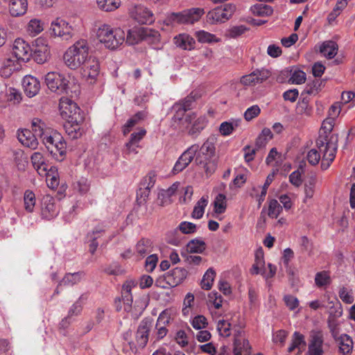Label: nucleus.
Returning <instances> with one entry per match:
<instances>
[{"instance_id":"obj_1","label":"nucleus","mask_w":355,"mask_h":355,"mask_svg":"<svg viewBox=\"0 0 355 355\" xmlns=\"http://www.w3.org/2000/svg\"><path fill=\"white\" fill-rule=\"evenodd\" d=\"M193 101V98L188 96L173 106L172 109L175 112L173 121L178 123L176 125H173L181 130H187L189 135L196 137L206 126L207 119L205 116H197L193 112L185 115V112L191 108Z\"/></svg>"},{"instance_id":"obj_2","label":"nucleus","mask_w":355,"mask_h":355,"mask_svg":"<svg viewBox=\"0 0 355 355\" xmlns=\"http://www.w3.org/2000/svg\"><path fill=\"white\" fill-rule=\"evenodd\" d=\"M335 120L327 118L322 122L316 147L322 153V169L327 170L335 159L338 149V136L333 132Z\"/></svg>"},{"instance_id":"obj_3","label":"nucleus","mask_w":355,"mask_h":355,"mask_svg":"<svg viewBox=\"0 0 355 355\" xmlns=\"http://www.w3.org/2000/svg\"><path fill=\"white\" fill-rule=\"evenodd\" d=\"M44 82L47 87L58 94L79 93L80 85L74 76L64 77L63 75L51 71L45 75Z\"/></svg>"},{"instance_id":"obj_4","label":"nucleus","mask_w":355,"mask_h":355,"mask_svg":"<svg viewBox=\"0 0 355 355\" xmlns=\"http://www.w3.org/2000/svg\"><path fill=\"white\" fill-rule=\"evenodd\" d=\"M90 46L87 40L80 39L70 46L63 55V61L70 69L76 70L90 56Z\"/></svg>"},{"instance_id":"obj_5","label":"nucleus","mask_w":355,"mask_h":355,"mask_svg":"<svg viewBox=\"0 0 355 355\" xmlns=\"http://www.w3.org/2000/svg\"><path fill=\"white\" fill-rule=\"evenodd\" d=\"M125 32L118 28L113 29L110 25L101 24L96 30V38L109 49H115L125 41Z\"/></svg>"},{"instance_id":"obj_6","label":"nucleus","mask_w":355,"mask_h":355,"mask_svg":"<svg viewBox=\"0 0 355 355\" xmlns=\"http://www.w3.org/2000/svg\"><path fill=\"white\" fill-rule=\"evenodd\" d=\"M205 14V10L201 8H192L184 10L179 12L171 13L165 19L164 23L167 26L179 24H193L198 21Z\"/></svg>"},{"instance_id":"obj_7","label":"nucleus","mask_w":355,"mask_h":355,"mask_svg":"<svg viewBox=\"0 0 355 355\" xmlns=\"http://www.w3.org/2000/svg\"><path fill=\"white\" fill-rule=\"evenodd\" d=\"M43 144L57 161H62L66 153L67 144L60 133L53 130L42 139Z\"/></svg>"},{"instance_id":"obj_8","label":"nucleus","mask_w":355,"mask_h":355,"mask_svg":"<svg viewBox=\"0 0 355 355\" xmlns=\"http://www.w3.org/2000/svg\"><path fill=\"white\" fill-rule=\"evenodd\" d=\"M196 155L195 162L197 164H202L207 174L212 173L216 168L215 163L211 161L215 155L214 139L209 138L200 148Z\"/></svg>"},{"instance_id":"obj_9","label":"nucleus","mask_w":355,"mask_h":355,"mask_svg":"<svg viewBox=\"0 0 355 355\" xmlns=\"http://www.w3.org/2000/svg\"><path fill=\"white\" fill-rule=\"evenodd\" d=\"M76 31V26L60 18L52 21L49 28L51 35L60 37L67 41L73 37Z\"/></svg>"},{"instance_id":"obj_10","label":"nucleus","mask_w":355,"mask_h":355,"mask_svg":"<svg viewBox=\"0 0 355 355\" xmlns=\"http://www.w3.org/2000/svg\"><path fill=\"white\" fill-rule=\"evenodd\" d=\"M59 109L60 115L66 120L73 121H83V117L80 114V110L77 104L72 100L62 97L60 100Z\"/></svg>"},{"instance_id":"obj_11","label":"nucleus","mask_w":355,"mask_h":355,"mask_svg":"<svg viewBox=\"0 0 355 355\" xmlns=\"http://www.w3.org/2000/svg\"><path fill=\"white\" fill-rule=\"evenodd\" d=\"M32 58L37 64H44L50 59L51 47L46 38L40 37L34 41Z\"/></svg>"},{"instance_id":"obj_12","label":"nucleus","mask_w":355,"mask_h":355,"mask_svg":"<svg viewBox=\"0 0 355 355\" xmlns=\"http://www.w3.org/2000/svg\"><path fill=\"white\" fill-rule=\"evenodd\" d=\"M60 212L58 200L50 195L42 197L40 203V216L42 219L50 220L55 218Z\"/></svg>"},{"instance_id":"obj_13","label":"nucleus","mask_w":355,"mask_h":355,"mask_svg":"<svg viewBox=\"0 0 355 355\" xmlns=\"http://www.w3.org/2000/svg\"><path fill=\"white\" fill-rule=\"evenodd\" d=\"M270 76L271 72L267 69H256L250 73L241 76L239 83L245 87H254L265 82Z\"/></svg>"},{"instance_id":"obj_14","label":"nucleus","mask_w":355,"mask_h":355,"mask_svg":"<svg viewBox=\"0 0 355 355\" xmlns=\"http://www.w3.org/2000/svg\"><path fill=\"white\" fill-rule=\"evenodd\" d=\"M80 68L83 77L88 83L93 84L96 81L100 72V64L96 58L90 55Z\"/></svg>"},{"instance_id":"obj_15","label":"nucleus","mask_w":355,"mask_h":355,"mask_svg":"<svg viewBox=\"0 0 355 355\" xmlns=\"http://www.w3.org/2000/svg\"><path fill=\"white\" fill-rule=\"evenodd\" d=\"M235 9V6L231 3L216 8L207 13V20L209 24L224 22L232 16Z\"/></svg>"},{"instance_id":"obj_16","label":"nucleus","mask_w":355,"mask_h":355,"mask_svg":"<svg viewBox=\"0 0 355 355\" xmlns=\"http://www.w3.org/2000/svg\"><path fill=\"white\" fill-rule=\"evenodd\" d=\"M12 53L17 62H28L32 57V49L29 44L21 38H17L12 44Z\"/></svg>"},{"instance_id":"obj_17","label":"nucleus","mask_w":355,"mask_h":355,"mask_svg":"<svg viewBox=\"0 0 355 355\" xmlns=\"http://www.w3.org/2000/svg\"><path fill=\"white\" fill-rule=\"evenodd\" d=\"M324 337L320 331H312L310 333L308 351L306 355H323Z\"/></svg>"},{"instance_id":"obj_18","label":"nucleus","mask_w":355,"mask_h":355,"mask_svg":"<svg viewBox=\"0 0 355 355\" xmlns=\"http://www.w3.org/2000/svg\"><path fill=\"white\" fill-rule=\"evenodd\" d=\"M234 355H242V352L250 353L251 346L243 330L239 329L234 334Z\"/></svg>"},{"instance_id":"obj_19","label":"nucleus","mask_w":355,"mask_h":355,"mask_svg":"<svg viewBox=\"0 0 355 355\" xmlns=\"http://www.w3.org/2000/svg\"><path fill=\"white\" fill-rule=\"evenodd\" d=\"M152 326L150 319L145 318L140 322L135 337L139 347L144 348L146 345Z\"/></svg>"},{"instance_id":"obj_20","label":"nucleus","mask_w":355,"mask_h":355,"mask_svg":"<svg viewBox=\"0 0 355 355\" xmlns=\"http://www.w3.org/2000/svg\"><path fill=\"white\" fill-rule=\"evenodd\" d=\"M131 17L141 24H151L155 21L153 13L146 7L137 5L130 11Z\"/></svg>"},{"instance_id":"obj_21","label":"nucleus","mask_w":355,"mask_h":355,"mask_svg":"<svg viewBox=\"0 0 355 355\" xmlns=\"http://www.w3.org/2000/svg\"><path fill=\"white\" fill-rule=\"evenodd\" d=\"M22 86L24 93L29 98L36 96L40 90L39 80L31 75L24 76L22 80Z\"/></svg>"},{"instance_id":"obj_22","label":"nucleus","mask_w":355,"mask_h":355,"mask_svg":"<svg viewBox=\"0 0 355 355\" xmlns=\"http://www.w3.org/2000/svg\"><path fill=\"white\" fill-rule=\"evenodd\" d=\"M174 44L177 47L184 50H191L195 48L194 39L188 34L181 33L173 38Z\"/></svg>"},{"instance_id":"obj_23","label":"nucleus","mask_w":355,"mask_h":355,"mask_svg":"<svg viewBox=\"0 0 355 355\" xmlns=\"http://www.w3.org/2000/svg\"><path fill=\"white\" fill-rule=\"evenodd\" d=\"M36 135L30 130H24L18 134V139L22 145L32 149L37 147L38 141Z\"/></svg>"},{"instance_id":"obj_24","label":"nucleus","mask_w":355,"mask_h":355,"mask_svg":"<svg viewBox=\"0 0 355 355\" xmlns=\"http://www.w3.org/2000/svg\"><path fill=\"white\" fill-rule=\"evenodd\" d=\"M27 7V0H10L9 12L12 17H19L26 12Z\"/></svg>"},{"instance_id":"obj_25","label":"nucleus","mask_w":355,"mask_h":355,"mask_svg":"<svg viewBox=\"0 0 355 355\" xmlns=\"http://www.w3.org/2000/svg\"><path fill=\"white\" fill-rule=\"evenodd\" d=\"M83 121H73V120L66 121L64 129L66 133L73 139L80 137L83 135V130L81 128Z\"/></svg>"},{"instance_id":"obj_26","label":"nucleus","mask_w":355,"mask_h":355,"mask_svg":"<svg viewBox=\"0 0 355 355\" xmlns=\"http://www.w3.org/2000/svg\"><path fill=\"white\" fill-rule=\"evenodd\" d=\"M152 242L148 239H140L135 245V255L139 259H142L152 252Z\"/></svg>"},{"instance_id":"obj_27","label":"nucleus","mask_w":355,"mask_h":355,"mask_svg":"<svg viewBox=\"0 0 355 355\" xmlns=\"http://www.w3.org/2000/svg\"><path fill=\"white\" fill-rule=\"evenodd\" d=\"M32 129L33 133L37 137H40L42 139H43L46 135L50 134V132L53 131V130L46 125L44 121L39 118H34L32 120Z\"/></svg>"},{"instance_id":"obj_28","label":"nucleus","mask_w":355,"mask_h":355,"mask_svg":"<svg viewBox=\"0 0 355 355\" xmlns=\"http://www.w3.org/2000/svg\"><path fill=\"white\" fill-rule=\"evenodd\" d=\"M39 175L46 176V184L49 188L55 189L59 185V175L56 167L51 166L49 169L46 168L43 173Z\"/></svg>"},{"instance_id":"obj_29","label":"nucleus","mask_w":355,"mask_h":355,"mask_svg":"<svg viewBox=\"0 0 355 355\" xmlns=\"http://www.w3.org/2000/svg\"><path fill=\"white\" fill-rule=\"evenodd\" d=\"M305 347L304 336L297 331L294 332L291 344L288 349V352H292L297 349V354L300 355L304 350Z\"/></svg>"},{"instance_id":"obj_30","label":"nucleus","mask_w":355,"mask_h":355,"mask_svg":"<svg viewBox=\"0 0 355 355\" xmlns=\"http://www.w3.org/2000/svg\"><path fill=\"white\" fill-rule=\"evenodd\" d=\"M44 29V22L39 18H33L29 20L26 31L28 35L35 37L41 33Z\"/></svg>"},{"instance_id":"obj_31","label":"nucleus","mask_w":355,"mask_h":355,"mask_svg":"<svg viewBox=\"0 0 355 355\" xmlns=\"http://www.w3.org/2000/svg\"><path fill=\"white\" fill-rule=\"evenodd\" d=\"M19 69V62L11 58L6 59L0 68V76L3 78H9L12 73Z\"/></svg>"},{"instance_id":"obj_32","label":"nucleus","mask_w":355,"mask_h":355,"mask_svg":"<svg viewBox=\"0 0 355 355\" xmlns=\"http://www.w3.org/2000/svg\"><path fill=\"white\" fill-rule=\"evenodd\" d=\"M339 352L343 355H350L353 349V340L347 334H342L338 338Z\"/></svg>"},{"instance_id":"obj_33","label":"nucleus","mask_w":355,"mask_h":355,"mask_svg":"<svg viewBox=\"0 0 355 355\" xmlns=\"http://www.w3.org/2000/svg\"><path fill=\"white\" fill-rule=\"evenodd\" d=\"M320 51L325 58L331 59L337 54L338 45L335 42L326 41L322 44Z\"/></svg>"},{"instance_id":"obj_34","label":"nucleus","mask_w":355,"mask_h":355,"mask_svg":"<svg viewBox=\"0 0 355 355\" xmlns=\"http://www.w3.org/2000/svg\"><path fill=\"white\" fill-rule=\"evenodd\" d=\"M140 34L143 35V40L150 44H157L160 40V34L157 31L152 28L142 27Z\"/></svg>"},{"instance_id":"obj_35","label":"nucleus","mask_w":355,"mask_h":355,"mask_svg":"<svg viewBox=\"0 0 355 355\" xmlns=\"http://www.w3.org/2000/svg\"><path fill=\"white\" fill-rule=\"evenodd\" d=\"M265 267V260L263 257V252L260 250L257 252L255 254V260L251 269L250 273L252 275H258L263 272Z\"/></svg>"},{"instance_id":"obj_36","label":"nucleus","mask_w":355,"mask_h":355,"mask_svg":"<svg viewBox=\"0 0 355 355\" xmlns=\"http://www.w3.org/2000/svg\"><path fill=\"white\" fill-rule=\"evenodd\" d=\"M31 162L33 167L39 174L43 173L47 168L45 163L44 158L42 154L40 152H35L31 157Z\"/></svg>"},{"instance_id":"obj_37","label":"nucleus","mask_w":355,"mask_h":355,"mask_svg":"<svg viewBox=\"0 0 355 355\" xmlns=\"http://www.w3.org/2000/svg\"><path fill=\"white\" fill-rule=\"evenodd\" d=\"M146 117V114L145 112H139L136 113L134 116H132L130 119L128 120L126 123L123 125V132L125 135L128 134L131 129L137 125L139 121L144 120Z\"/></svg>"},{"instance_id":"obj_38","label":"nucleus","mask_w":355,"mask_h":355,"mask_svg":"<svg viewBox=\"0 0 355 355\" xmlns=\"http://www.w3.org/2000/svg\"><path fill=\"white\" fill-rule=\"evenodd\" d=\"M208 205V197L202 196L196 204L191 213V217L195 219H200L203 216L205 207Z\"/></svg>"},{"instance_id":"obj_39","label":"nucleus","mask_w":355,"mask_h":355,"mask_svg":"<svg viewBox=\"0 0 355 355\" xmlns=\"http://www.w3.org/2000/svg\"><path fill=\"white\" fill-rule=\"evenodd\" d=\"M198 150V145L194 144L189 147L178 158L182 163H185L187 166L194 159Z\"/></svg>"},{"instance_id":"obj_40","label":"nucleus","mask_w":355,"mask_h":355,"mask_svg":"<svg viewBox=\"0 0 355 355\" xmlns=\"http://www.w3.org/2000/svg\"><path fill=\"white\" fill-rule=\"evenodd\" d=\"M315 284L318 288L327 287L331 283L329 272L323 270L315 275Z\"/></svg>"},{"instance_id":"obj_41","label":"nucleus","mask_w":355,"mask_h":355,"mask_svg":"<svg viewBox=\"0 0 355 355\" xmlns=\"http://www.w3.org/2000/svg\"><path fill=\"white\" fill-rule=\"evenodd\" d=\"M253 15L259 17H268L273 12V9L271 6L266 4H255L250 8Z\"/></svg>"},{"instance_id":"obj_42","label":"nucleus","mask_w":355,"mask_h":355,"mask_svg":"<svg viewBox=\"0 0 355 355\" xmlns=\"http://www.w3.org/2000/svg\"><path fill=\"white\" fill-rule=\"evenodd\" d=\"M195 36L200 43H217L220 41L215 35L202 30L196 31Z\"/></svg>"},{"instance_id":"obj_43","label":"nucleus","mask_w":355,"mask_h":355,"mask_svg":"<svg viewBox=\"0 0 355 355\" xmlns=\"http://www.w3.org/2000/svg\"><path fill=\"white\" fill-rule=\"evenodd\" d=\"M156 174L154 171L149 172L141 180L140 191L144 189L145 195L148 194L150 189L155 185Z\"/></svg>"},{"instance_id":"obj_44","label":"nucleus","mask_w":355,"mask_h":355,"mask_svg":"<svg viewBox=\"0 0 355 355\" xmlns=\"http://www.w3.org/2000/svg\"><path fill=\"white\" fill-rule=\"evenodd\" d=\"M100 9L106 12H111L117 9L121 5V0H96Z\"/></svg>"},{"instance_id":"obj_45","label":"nucleus","mask_w":355,"mask_h":355,"mask_svg":"<svg viewBox=\"0 0 355 355\" xmlns=\"http://www.w3.org/2000/svg\"><path fill=\"white\" fill-rule=\"evenodd\" d=\"M36 198L35 193L30 190H26L24 194V209L28 212H33L35 206Z\"/></svg>"},{"instance_id":"obj_46","label":"nucleus","mask_w":355,"mask_h":355,"mask_svg":"<svg viewBox=\"0 0 355 355\" xmlns=\"http://www.w3.org/2000/svg\"><path fill=\"white\" fill-rule=\"evenodd\" d=\"M227 209L226 196L224 194L219 193L215 198L214 202V210L217 214H223Z\"/></svg>"},{"instance_id":"obj_47","label":"nucleus","mask_w":355,"mask_h":355,"mask_svg":"<svg viewBox=\"0 0 355 355\" xmlns=\"http://www.w3.org/2000/svg\"><path fill=\"white\" fill-rule=\"evenodd\" d=\"M83 277V272H74L67 274L62 279L60 285L73 286L80 282Z\"/></svg>"},{"instance_id":"obj_48","label":"nucleus","mask_w":355,"mask_h":355,"mask_svg":"<svg viewBox=\"0 0 355 355\" xmlns=\"http://www.w3.org/2000/svg\"><path fill=\"white\" fill-rule=\"evenodd\" d=\"M87 300V294L81 295L78 299V300L74 304H73L72 306L70 307L68 312V316L72 317L73 315H78V314H80L83 309V304Z\"/></svg>"},{"instance_id":"obj_49","label":"nucleus","mask_w":355,"mask_h":355,"mask_svg":"<svg viewBox=\"0 0 355 355\" xmlns=\"http://www.w3.org/2000/svg\"><path fill=\"white\" fill-rule=\"evenodd\" d=\"M205 250V243L199 239H193L187 245V251L190 253H201Z\"/></svg>"},{"instance_id":"obj_50","label":"nucleus","mask_w":355,"mask_h":355,"mask_svg":"<svg viewBox=\"0 0 355 355\" xmlns=\"http://www.w3.org/2000/svg\"><path fill=\"white\" fill-rule=\"evenodd\" d=\"M141 29L142 27L129 30L127 35L126 42L130 45H133L143 40L144 34H140L139 31Z\"/></svg>"},{"instance_id":"obj_51","label":"nucleus","mask_w":355,"mask_h":355,"mask_svg":"<svg viewBox=\"0 0 355 355\" xmlns=\"http://www.w3.org/2000/svg\"><path fill=\"white\" fill-rule=\"evenodd\" d=\"M338 295L340 300L345 304H352L354 301V296L352 289L346 286H341L338 290Z\"/></svg>"},{"instance_id":"obj_52","label":"nucleus","mask_w":355,"mask_h":355,"mask_svg":"<svg viewBox=\"0 0 355 355\" xmlns=\"http://www.w3.org/2000/svg\"><path fill=\"white\" fill-rule=\"evenodd\" d=\"M216 276V272L212 268H209L203 275L201 281V287L205 290L211 289L213 282Z\"/></svg>"},{"instance_id":"obj_53","label":"nucleus","mask_w":355,"mask_h":355,"mask_svg":"<svg viewBox=\"0 0 355 355\" xmlns=\"http://www.w3.org/2000/svg\"><path fill=\"white\" fill-rule=\"evenodd\" d=\"M282 207L277 200H271L268 203V215L272 218H277L282 212Z\"/></svg>"},{"instance_id":"obj_54","label":"nucleus","mask_w":355,"mask_h":355,"mask_svg":"<svg viewBox=\"0 0 355 355\" xmlns=\"http://www.w3.org/2000/svg\"><path fill=\"white\" fill-rule=\"evenodd\" d=\"M306 159L310 164L315 166L322 161V153L318 148H313L307 153Z\"/></svg>"},{"instance_id":"obj_55","label":"nucleus","mask_w":355,"mask_h":355,"mask_svg":"<svg viewBox=\"0 0 355 355\" xmlns=\"http://www.w3.org/2000/svg\"><path fill=\"white\" fill-rule=\"evenodd\" d=\"M306 73L299 69L291 71L289 82L292 84L300 85L306 81Z\"/></svg>"},{"instance_id":"obj_56","label":"nucleus","mask_w":355,"mask_h":355,"mask_svg":"<svg viewBox=\"0 0 355 355\" xmlns=\"http://www.w3.org/2000/svg\"><path fill=\"white\" fill-rule=\"evenodd\" d=\"M230 324L224 320H220L217 322L216 329L220 336L228 337L231 334Z\"/></svg>"},{"instance_id":"obj_57","label":"nucleus","mask_w":355,"mask_h":355,"mask_svg":"<svg viewBox=\"0 0 355 355\" xmlns=\"http://www.w3.org/2000/svg\"><path fill=\"white\" fill-rule=\"evenodd\" d=\"M187 272L182 268H175L171 271V277L174 279V284L178 285L180 284L187 277Z\"/></svg>"},{"instance_id":"obj_58","label":"nucleus","mask_w":355,"mask_h":355,"mask_svg":"<svg viewBox=\"0 0 355 355\" xmlns=\"http://www.w3.org/2000/svg\"><path fill=\"white\" fill-rule=\"evenodd\" d=\"M90 188V184L87 179L80 178L75 184L74 189L78 190L81 194L87 193Z\"/></svg>"},{"instance_id":"obj_59","label":"nucleus","mask_w":355,"mask_h":355,"mask_svg":"<svg viewBox=\"0 0 355 355\" xmlns=\"http://www.w3.org/2000/svg\"><path fill=\"white\" fill-rule=\"evenodd\" d=\"M105 231V226L103 224H98L91 232L87 234L88 240H96L103 236Z\"/></svg>"},{"instance_id":"obj_60","label":"nucleus","mask_w":355,"mask_h":355,"mask_svg":"<svg viewBox=\"0 0 355 355\" xmlns=\"http://www.w3.org/2000/svg\"><path fill=\"white\" fill-rule=\"evenodd\" d=\"M315 180H312L309 182V184H306L304 186V198L303 199V202L307 203L310 200H311L313 197L315 193Z\"/></svg>"},{"instance_id":"obj_61","label":"nucleus","mask_w":355,"mask_h":355,"mask_svg":"<svg viewBox=\"0 0 355 355\" xmlns=\"http://www.w3.org/2000/svg\"><path fill=\"white\" fill-rule=\"evenodd\" d=\"M191 326L196 329H205L207 324V318L202 315H198L195 316L191 321Z\"/></svg>"},{"instance_id":"obj_62","label":"nucleus","mask_w":355,"mask_h":355,"mask_svg":"<svg viewBox=\"0 0 355 355\" xmlns=\"http://www.w3.org/2000/svg\"><path fill=\"white\" fill-rule=\"evenodd\" d=\"M208 302L209 304L218 309L222 306L223 298L222 296L216 291H211L208 295Z\"/></svg>"},{"instance_id":"obj_63","label":"nucleus","mask_w":355,"mask_h":355,"mask_svg":"<svg viewBox=\"0 0 355 355\" xmlns=\"http://www.w3.org/2000/svg\"><path fill=\"white\" fill-rule=\"evenodd\" d=\"M146 133V131L144 129H141L137 132H133L130 136V141L126 144V147L131 149V147L133 146L134 144H137L139 142V141L145 136Z\"/></svg>"},{"instance_id":"obj_64","label":"nucleus","mask_w":355,"mask_h":355,"mask_svg":"<svg viewBox=\"0 0 355 355\" xmlns=\"http://www.w3.org/2000/svg\"><path fill=\"white\" fill-rule=\"evenodd\" d=\"M167 333L168 329H166V325L156 322L155 331L153 335L156 340H159L164 338L166 336Z\"/></svg>"}]
</instances>
